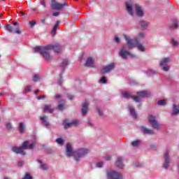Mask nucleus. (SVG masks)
Masks as SVG:
<instances>
[{
	"label": "nucleus",
	"instance_id": "f03ea898",
	"mask_svg": "<svg viewBox=\"0 0 179 179\" xmlns=\"http://www.w3.org/2000/svg\"><path fill=\"white\" fill-rule=\"evenodd\" d=\"M66 156H68V157L73 156L75 160H76L77 162H79L81 157L86 156V155L89 153V150L86 148H80L73 151L72 148V145H71V143H69L66 144Z\"/></svg>",
	"mask_w": 179,
	"mask_h": 179
},
{
	"label": "nucleus",
	"instance_id": "c9c22d12",
	"mask_svg": "<svg viewBox=\"0 0 179 179\" xmlns=\"http://www.w3.org/2000/svg\"><path fill=\"white\" fill-rule=\"evenodd\" d=\"M22 179H33V177L30 176V174L27 173L24 177L22 178Z\"/></svg>",
	"mask_w": 179,
	"mask_h": 179
},
{
	"label": "nucleus",
	"instance_id": "13d9d810",
	"mask_svg": "<svg viewBox=\"0 0 179 179\" xmlns=\"http://www.w3.org/2000/svg\"><path fill=\"white\" fill-rule=\"evenodd\" d=\"M45 22V20H42V23H44Z\"/></svg>",
	"mask_w": 179,
	"mask_h": 179
},
{
	"label": "nucleus",
	"instance_id": "1a4fd4ad",
	"mask_svg": "<svg viewBox=\"0 0 179 179\" xmlns=\"http://www.w3.org/2000/svg\"><path fill=\"white\" fill-rule=\"evenodd\" d=\"M148 121L154 129H160V125H159V123H157L155 116L150 115L148 116Z\"/></svg>",
	"mask_w": 179,
	"mask_h": 179
},
{
	"label": "nucleus",
	"instance_id": "79ce46f5",
	"mask_svg": "<svg viewBox=\"0 0 179 179\" xmlns=\"http://www.w3.org/2000/svg\"><path fill=\"white\" fill-rule=\"evenodd\" d=\"M45 99V95H42V96H38V97H37V99H38V100H43V99Z\"/></svg>",
	"mask_w": 179,
	"mask_h": 179
},
{
	"label": "nucleus",
	"instance_id": "cd10ccee",
	"mask_svg": "<svg viewBox=\"0 0 179 179\" xmlns=\"http://www.w3.org/2000/svg\"><path fill=\"white\" fill-rule=\"evenodd\" d=\"M171 43L173 47H178L179 43L178 41H176V39L172 38Z\"/></svg>",
	"mask_w": 179,
	"mask_h": 179
},
{
	"label": "nucleus",
	"instance_id": "6e6d98bb",
	"mask_svg": "<svg viewBox=\"0 0 179 179\" xmlns=\"http://www.w3.org/2000/svg\"><path fill=\"white\" fill-rule=\"evenodd\" d=\"M136 167H142V164H139V165H136Z\"/></svg>",
	"mask_w": 179,
	"mask_h": 179
},
{
	"label": "nucleus",
	"instance_id": "c756f323",
	"mask_svg": "<svg viewBox=\"0 0 179 179\" xmlns=\"http://www.w3.org/2000/svg\"><path fill=\"white\" fill-rule=\"evenodd\" d=\"M141 145V141L140 140H136L135 141H133L131 143V145L136 148V146H139Z\"/></svg>",
	"mask_w": 179,
	"mask_h": 179
},
{
	"label": "nucleus",
	"instance_id": "58836bf2",
	"mask_svg": "<svg viewBox=\"0 0 179 179\" xmlns=\"http://www.w3.org/2000/svg\"><path fill=\"white\" fill-rule=\"evenodd\" d=\"M145 37V34L141 32L138 34V38H143Z\"/></svg>",
	"mask_w": 179,
	"mask_h": 179
},
{
	"label": "nucleus",
	"instance_id": "2eb2a0df",
	"mask_svg": "<svg viewBox=\"0 0 179 179\" xmlns=\"http://www.w3.org/2000/svg\"><path fill=\"white\" fill-rule=\"evenodd\" d=\"M64 125L65 129H68V128H71V127H76V125H78V120H73V122L69 123H66V120H64Z\"/></svg>",
	"mask_w": 179,
	"mask_h": 179
},
{
	"label": "nucleus",
	"instance_id": "4d7b16f0",
	"mask_svg": "<svg viewBox=\"0 0 179 179\" xmlns=\"http://www.w3.org/2000/svg\"><path fill=\"white\" fill-rule=\"evenodd\" d=\"M150 73H153V71L150 70Z\"/></svg>",
	"mask_w": 179,
	"mask_h": 179
},
{
	"label": "nucleus",
	"instance_id": "a19ab883",
	"mask_svg": "<svg viewBox=\"0 0 179 179\" xmlns=\"http://www.w3.org/2000/svg\"><path fill=\"white\" fill-rule=\"evenodd\" d=\"M7 129H12V124L10 123H7L6 125Z\"/></svg>",
	"mask_w": 179,
	"mask_h": 179
},
{
	"label": "nucleus",
	"instance_id": "f257e3e1",
	"mask_svg": "<svg viewBox=\"0 0 179 179\" xmlns=\"http://www.w3.org/2000/svg\"><path fill=\"white\" fill-rule=\"evenodd\" d=\"M50 50H54L55 52L59 54V52L62 51V47L58 43H55L54 45L50 44L46 46H37L34 48L35 52H39L41 55L43 56L45 61H51V59H52V57L50 55Z\"/></svg>",
	"mask_w": 179,
	"mask_h": 179
},
{
	"label": "nucleus",
	"instance_id": "412c9836",
	"mask_svg": "<svg viewBox=\"0 0 179 179\" xmlns=\"http://www.w3.org/2000/svg\"><path fill=\"white\" fill-rule=\"evenodd\" d=\"M54 109L51 108V105H45L43 108V113H50V114L52 113Z\"/></svg>",
	"mask_w": 179,
	"mask_h": 179
},
{
	"label": "nucleus",
	"instance_id": "2f4dec72",
	"mask_svg": "<svg viewBox=\"0 0 179 179\" xmlns=\"http://www.w3.org/2000/svg\"><path fill=\"white\" fill-rule=\"evenodd\" d=\"M39 79H40V75H38V74L34 75V76H33L34 82H37V80H39Z\"/></svg>",
	"mask_w": 179,
	"mask_h": 179
},
{
	"label": "nucleus",
	"instance_id": "9b49d317",
	"mask_svg": "<svg viewBox=\"0 0 179 179\" xmlns=\"http://www.w3.org/2000/svg\"><path fill=\"white\" fill-rule=\"evenodd\" d=\"M119 54L120 55V57H122V58H123L124 59H125V58H127V57H131V58H134V55H131L128 50H125V47H122L120 52Z\"/></svg>",
	"mask_w": 179,
	"mask_h": 179
},
{
	"label": "nucleus",
	"instance_id": "4be33fe9",
	"mask_svg": "<svg viewBox=\"0 0 179 179\" xmlns=\"http://www.w3.org/2000/svg\"><path fill=\"white\" fill-rule=\"evenodd\" d=\"M58 26H59V21H57L55 26L53 27L51 31L52 36H55V34H57V29H58Z\"/></svg>",
	"mask_w": 179,
	"mask_h": 179
},
{
	"label": "nucleus",
	"instance_id": "de8ad7c7",
	"mask_svg": "<svg viewBox=\"0 0 179 179\" xmlns=\"http://www.w3.org/2000/svg\"><path fill=\"white\" fill-rule=\"evenodd\" d=\"M97 112L99 115H103V112L101 111V110H100V108H97Z\"/></svg>",
	"mask_w": 179,
	"mask_h": 179
},
{
	"label": "nucleus",
	"instance_id": "c85d7f7f",
	"mask_svg": "<svg viewBox=\"0 0 179 179\" xmlns=\"http://www.w3.org/2000/svg\"><path fill=\"white\" fill-rule=\"evenodd\" d=\"M19 131L21 134H23V132H24V124H23V123H20Z\"/></svg>",
	"mask_w": 179,
	"mask_h": 179
},
{
	"label": "nucleus",
	"instance_id": "37998d69",
	"mask_svg": "<svg viewBox=\"0 0 179 179\" xmlns=\"http://www.w3.org/2000/svg\"><path fill=\"white\" fill-rule=\"evenodd\" d=\"M29 24H30L31 27H33V26H34V24H36V21H30Z\"/></svg>",
	"mask_w": 179,
	"mask_h": 179
},
{
	"label": "nucleus",
	"instance_id": "393cba45",
	"mask_svg": "<svg viewBox=\"0 0 179 179\" xmlns=\"http://www.w3.org/2000/svg\"><path fill=\"white\" fill-rule=\"evenodd\" d=\"M139 24L142 29H146L149 26V22L146 21H140Z\"/></svg>",
	"mask_w": 179,
	"mask_h": 179
},
{
	"label": "nucleus",
	"instance_id": "7ed1b4c3",
	"mask_svg": "<svg viewBox=\"0 0 179 179\" xmlns=\"http://www.w3.org/2000/svg\"><path fill=\"white\" fill-rule=\"evenodd\" d=\"M126 9L128 13L131 15V16H134V9L136 10L137 16H143V9H142V7L131 1L126 3Z\"/></svg>",
	"mask_w": 179,
	"mask_h": 179
},
{
	"label": "nucleus",
	"instance_id": "39448f33",
	"mask_svg": "<svg viewBox=\"0 0 179 179\" xmlns=\"http://www.w3.org/2000/svg\"><path fill=\"white\" fill-rule=\"evenodd\" d=\"M34 148V143H30L29 141H24L21 147H13L12 150L15 153L22 155L24 156L26 152L24 150L27 149H33Z\"/></svg>",
	"mask_w": 179,
	"mask_h": 179
},
{
	"label": "nucleus",
	"instance_id": "a878e982",
	"mask_svg": "<svg viewBox=\"0 0 179 179\" xmlns=\"http://www.w3.org/2000/svg\"><path fill=\"white\" fill-rule=\"evenodd\" d=\"M64 104H65V101H62V103H59L57 108L58 110H59L60 111H62V110H65V106H64Z\"/></svg>",
	"mask_w": 179,
	"mask_h": 179
},
{
	"label": "nucleus",
	"instance_id": "3c124183",
	"mask_svg": "<svg viewBox=\"0 0 179 179\" xmlns=\"http://www.w3.org/2000/svg\"><path fill=\"white\" fill-rule=\"evenodd\" d=\"M52 15L53 16H59V12H55Z\"/></svg>",
	"mask_w": 179,
	"mask_h": 179
},
{
	"label": "nucleus",
	"instance_id": "473e14b6",
	"mask_svg": "<svg viewBox=\"0 0 179 179\" xmlns=\"http://www.w3.org/2000/svg\"><path fill=\"white\" fill-rule=\"evenodd\" d=\"M159 106H164L166 104V100H160L157 102Z\"/></svg>",
	"mask_w": 179,
	"mask_h": 179
},
{
	"label": "nucleus",
	"instance_id": "49530a36",
	"mask_svg": "<svg viewBox=\"0 0 179 179\" xmlns=\"http://www.w3.org/2000/svg\"><path fill=\"white\" fill-rule=\"evenodd\" d=\"M67 97H68V99H69V100H73V95L68 94Z\"/></svg>",
	"mask_w": 179,
	"mask_h": 179
},
{
	"label": "nucleus",
	"instance_id": "a211bd4d",
	"mask_svg": "<svg viewBox=\"0 0 179 179\" xmlns=\"http://www.w3.org/2000/svg\"><path fill=\"white\" fill-rule=\"evenodd\" d=\"M85 66L94 67V59L93 57H88L85 63Z\"/></svg>",
	"mask_w": 179,
	"mask_h": 179
},
{
	"label": "nucleus",
	"instance_id": "423d86ee",
	"mask_svg": "<svg viewBox=\"0 0 179 179\" xmlns=\"http://www.w3.org/2000/svg\"><path fill=\"white\" fill-rule=\"evenodd\" d=\"M122 94L123 97H124V99H131H131H133V100H134V101H136L137 103L141 101V97H148L149 96V93L148 92V91H143V92H138L137 96H132V95H131V93H129L128 92H123Z\"/></svg>",
	"mask_w": 179,
	"mask_h": 179
},
{
	"label": "nucleus",
	"instance_id": "ddd939ff",
	"mask_svg": "<svg viewBox=\"0 0 179 179\" xmlns=\"http://www.w3.org/2000/svg\"><path fill=\"white\" fill-rule=\"evenodd\" d=\"M115 67V64L114 63H112L108 66H104L101 70V73H108L110 71H113V69Z\"/></svg>",
	"mask_w": 179,
	"mask_h": 179
},
{
	"label": "nucleus",
	"instance_id": "dca6fc26",
	"mask_svg": "<svg viewBox=\"0 0 179 179\" xmlns=\"http://www.w3.org/2000/svg\"><path fill=\"white\" fill-rule=\"evenodd\" d=\"M89 102L85 101L83 104V108H82V115H86V114H87V111L89 110Z\"/></svg>",
	"mask_w": 179,
	"mask_h": 179
},
{
	"label": "nucleus",
	"instance_id": "f3484780",
	"mask_svg": "<svg viewBox=\"0 0 179 179\" xmlns=\"http://www.w3.org/2000/svg\"><path fill=\"white\" fill-rule=\"evenodd\" d=\"M141 131L145 134V135H153L155 133L153 132V130L149 129L143 126L141 127Z\"/></svg>",
	"mask_w": 179,
	"mask_h": 179
},
{
	"label": "nucleus",
	"instance_id": "c03bdc74",
	"mask_svg": "<svg viewBox=\"0 0 179 179\" xmlns=\"http://www.w3.org/2000/svg\"><path fill=\"white\" fill-rule=\"evenodd\" d=\"M105 160H111V156L106 155L104 157Z\"/></svg>",
	"mask_w": 179,
	"mask_h": 179
},
{
	"label": "nucleus",
	"instance_id": "4c0bfd02",
	"mask_svg": "<svg viewBox=\"0 0 179 179\" xmlns=\"http://www.w3.org/2000/svg\"><path fill=\"white\" fill-rule=\"evenodd\" d=\"M177 27H178V22H175L173 24V26L171 27V29H174V28H177Z\"/></svg>",
	"mask_w": 179,
	"mask_h": 179
},
{
	"label": "nucleus",
	"instance_id": "603ef678",
	"mask_svg": "<svg viewBox=\"0 0 179 179\" xmlns=\"http://www.w3.org/2000/svg\"><path fill=\"white\" fill-rule=\"evenodd\" d=\"M55 98H56V99H61V95L57 94V95L55 96Z\"/></svg>",
	"mask_w": 179,
	"mask_h": 179
},
{
	"label": "nucleus",
	"instance_id": "e433bc0d",
	"mask_svg": "<svg viewBox=\"0 0 179 179\" xmlns=\"http://www.w3.org/2000/svg\"><path fill=\"white\" fill-rule=\"evenodd\" d=\"M30 90H31V86L28 85L26 88H25V93H28V92H30Z\"/></svg>",
	"mask_w": 179,
	"mask_h": 179
},
{
	"label": "nucleus",
	"instance_id": "5701e85b",
	"mask_svg": "<svg viewBox=\"0 0 179 179\" xmlns=\"http://www.w3.org/2000/svg\"><path fill=\"white\" fill-rule=\"evenodd\" d=\"M41 120L42 121V124L45 125V127H50V122L47 121V116L41 117Z\"/></svg>",
	"mask_w": 179,
	"mask_h": 179
},
{
	"label": "nucleus",
	"instance_id": "72a5a7b5",
	"mask_svg": "<svg viewBox=\"0 0 179 179\" xmlns=\"http://www.w3.org/2000/svg\"><path fill=\"white\" fill-rule=\"evenodd\" d=\"M56 142L59 144V145H64V140H62V138H57L56 140Z\"/></svg>",
	"mask_w": 179,
	"mask_h": 179
},
{
	"label": "nucleus",
	"instance_id": "680f3d73",
	"mask_svg": "<svg viewBox=\"0 0 179 179\" xmlns=\"http://www.w3.org/2000/svg\"><path fill=\"white\" fill-rule=\"evenodd\" d=\"M2 1H5V0H2Z\"/></svg>",
	"mask_w": 179,
	"mask_h": 179
},
{
	"label": "nucleus",
	"instance_id": "7c9ffc66",
	"mask_svg": "<svg viewBox=\"0 0 179 179\" xmlns=\"http://www.w3.org/2000/svg\"><path fill=\"white\" fill-rule=\"evenodd\" d=\"M68 65H69V62L68 60H66V59H64L62 62V63L61 64V66H62V68H65V66H66Z\"/></svg>",
	"mask_w": 179,
	"mask_h": 179
},
{
	"label": "nucleus",
	"instance_id": "6ab92c4d",
	"mask_svg": "<svg viewBox=\"0 0 179 179\" xmlns=\"http://www.w3.org/2000/svg\"><path fill=\"white\" fill-rule=\"evenodd\" d=\"M128 109L129 110L131 115L134 118H138V115H136V112L135 111V108H134V106H132L131 105H129Z\"/></svg>",
	"mask_w": 179,
	"mask_h": 179
},
{
	"label": "nucleus",
	"instance_id": "8fccbe9b",
	"mask_svg": "<svg viewBox=\"0 0 179 179\" xmlns=\"http://www.w3.org/2000/svg\"><path fill=\"white\" fill-rule=\"evenodd\" d=\"M23 163H24V162H23L22 161L19 162H18V166H19V167H22V166H23Z\"/></svg>",
	"mask_w": 179,
	"mask_h": 179
},
{
	"label": "nucleus",
	"instance_id": "b1692460",
	"mask_svg": "<svg viewBox=\"0 0 179 179\" xmlns=\"http://www.w3.org/2000/svg\"><path fill=\"white\" fill-rule=\"evenodd\" d=\"M179 114V105H173L172 115H177Z\"/></svg>",
	"mask_w": 179,
	"mask_h": 179
},
{
	"label": "nucleus",
	"instance_id": "0eeeda50",
	"mask_svg": "<svg viewBox=\"0 0 179 179\" xmlns=\"http://www.w3.org/2000/svg\"><path fill=\"white\" fill-rule=\"evenodd\" d=\"M6 29L9 33H16L17 34H20V29L17 22H14L13 24H7Z\"/></svg>",
	"mask_w": 179,
	"mask_h": 179
},
{
	"label": "nucleus",
	"instance_id": "052dcab7",
	"mask_svg": "<svg viewBox=\"0 0 179 179\" xmlns=\"http://www.w3.org/2000/svg\"><path fill=\"white\" fill-rule=\"evenodd\" d=\"M90 125H92V123H90Z\"/></svg>",
	"mask_w": 179,
	"mask_h": 179
},
{
	"label": "nucleus",
	"instance_id": "bb28decb",
	"mask_svg": "<svg viewBox=\"0 0 179 179\" xmlns=\"http://www.w3.org/2000/svg\"><path fill=\"white\" fill-rule=\"evenodd\" d=\"M38 163H40L41 164V169L42 170H48V166H47V165L43 164V162H41V161L38 160Z\"/></svg>",
	"mask_w": 179,
	"mask_h": 179
},
{
	"label": "nucleus",
	"instance_id": "a18cd8bd",
	"mask_svg": "<svg viewBox=\"0 0 179 179\" xmlns=\"http://www.w3.org/2000/svg\"><path fill=\"white\" fill-rule=\"evenodd\" d=\"M96 167H103V162H98L96 164Z\"/></svg>",
	"mask_w": 179,
	"mask_h": 179
},
{
	"label": "nucleus",
	"instance_id": "5fc2aeb1",
	"mask_svg": "<svg viewBox=\"0 0 179 179\" xmlns=\"http://www.w3.org/2000/svg\"><path fill=\"white\" fill-rule=\"evenodd\" d=\"M20 15H21V16H24V13H23V11H21Z\"/></svg>",
	"mask_w": 179,
	"mask_h": 179
},
{
	"label": "nucleus",
	"instance_id": "f8f14e48",
	"mask_svg": "<svg viewBox=\"0 0 179 179\" xmlns=\"http://www.w3.org/2000/svg\"><path fill=\"white\" fill-rule=\"evenodd\" d=\"M64 6H65V4H61L54 0L52 1L51 8L54 10H61Z\"/></svg>",
	"mask_w": 179,
	"mask_h": 179
},
{
	"label": "nucleus",
	"instance_id": "20e7f679",
	"mask_svg": "<svg viewBox=\"0 0 179 179\" xmlns=\"http://www.w3.org/2000/svg\"><path fill=\"white\" fill-rule=\"evenodd\" d=\"M124 38H125L127 45L129 49L137 47L139 51H142L143 52L145 51V47L139 43L138 39H131L127 35H124Z\"/></svg>",
	"mask_w": 179,
	"mask_h": 179
},
{
	"label": "nucleus",
	"instance_id": "9d476101",
	"mask_svg": "<svg viewBox=\"0 0 179 179\" xmlns=\"http://www.w3.org/2000/svg\"><path fill=\"white\" fill-rule=\"evenodd\" d=\"M169 62H170V58L169 57L161 60L160 66H162V69L165 72H167L170 69V66H168Z\"/></svg>",
	"mask_w": 179,
	"mask_h": 179
},
{
	"label": "nucleus",
	"instance_id": "ea45409f",
	"mask_svg": "<svg viewBox=\"0 0 179 179\" xmlns=\"http://www.w3.org/2000/svg\"><path fill=\"white\" fill-rule=\"evenodd\" d=\"M41 5L43 7L45 8V7H46L45 1H44V0H41Z\"/></svg>",
	"mask_w": 179,
	"mask_h": 179
},
{
	"label": "nucleus",
	"instance_id": "4468645a",
	"mask_svg": "<svg viewBox=\"0 0 179 179\" xmlns=\"http://www.w3.org/2000/svg\"><path fill=\"white\" fill-rule=\"evenodd\" d=\"M169 164H170V157H169V152L166 151L164 153V169H169Z\"/></svg>",
	"mask_w": 179,
	"mask_h": 179
},
{
	"label": "nucleus",
	"instance_id": "f704fd0d",
	"mask_svg": "<svg viewBox=\"0 0 179 179\" xmlns=\"http://www.w3.org/2000/svg\"><path fill=\"white\" fill-rule=\"evenodd\" d=\"M100 83H107V80L106 79V77H102L100 80Z\"/></svg>",
	"mask_w": 179,
	"mask_h": 179
},
{
	"label": "nucleus",
	"instance_id": "aec40b11",
	"mask_svg": "<svg viewBox=\"0 0 179 179\" xmlns=\"http://www.w3.org/2000/svg\"><path fill=\"white\" fill-rule=\"evenodd\" d=\"M122 157H117V162H116V166L117 167H119V169H124V164H122Z\"/></svg>",
	"mask_w": 179,
	"mask_h": 179
},
{
	"label": "nucleus",
	"instance_id": "6e6552de",
	"mask_svg": "<svg viewBox=\"0 0 179 179\" xmlns=\"http://www.w3.org/2000/svg\"><path fill=\"white\" fill-rule=\"evenodd\" d=\"M107 177L108 179H122V174L115 171H108Z\"/></svg>",
	"mask_w": 179,
	"mask_h": 179
},
{
	"label": "nucleus",
	"instance_id": "864d4df0",
	"mask_svg": "<svg viewBox=\"0 0 179 179\" xmlns=\"http://www.w3.org/2000/svg\"><path fill=\"white\" fill-rule=\"evenodd\" d=\"M40 92V90H36L35 92H34V93L36 94H38V92Z\"/></svg>",
	"mask_w": 179,
	"mask_h": 179
},
{
	"label": "nucleus",
	"instance_id": "09e8293b",
	"mask_svg": "<svg viewBox=\"0 0 179 179\" xmlns=\"http://www.w3.org/2000/svg\"><path fill=\"white\" fill-rule=\"evenodd\" d=\"M115 43H120V38H118V36H115Z\"/></svg>",
	"mask_w": 179,
	"mask_h": 179
},
{
	"label": "nucleus",
	"instance_id": "bf43d9fd",
	"mask_svg": "<svg viewBox=\"0 0 179 179\" xmlns=\"http://www.w3.org/2000/svg\"><path fill=\"white\" fill-rule=\"evenodd\" d=\"M4 179H9V178H8V177H4Z\"/></svg>",
	"mask_w": 179,
	"mask_h": 179
}]
</instances>
